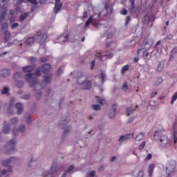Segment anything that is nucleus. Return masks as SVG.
I'll use <instances>...</instances> for the list:
<instances>
[{"instance_id":"obj_1","label":"nucleus","mask_w":177,"mask_h":177,"mask_svg":"<svg viewBox=\"0 0 177 177\" xmlns=\"http://www.w3.org/2000/svg\"><path fill=\"white\" fill-rule=\"evenodd\" d=\"M153 140L159 141V145L162 149H169L171 147V140H169L168 136L162 134L161 131L154 133Z\"/></svg>"},{"instance_id":"obj_2","label":"nucleus","mask_w":177,"mask_h":177,"mask_svg":"<svg viewBox=\"0 0 177 177\" xmlns=\"http://www.w3.org/2000/svg\"><path fill=\"white\" fill-rule=\"evenodd\" d=\"M25 80L28 82L30 88H34L35 91H41L45 86L41 83V85L38 83L36 78L32 77V73H30L25 75Z\"/></svg>"},{"instance_id":"obj_3","label":"nucleus","mask_w":177,"mask_h":177,"mask_svg":"<svg viewBox=\"0 0 177 177\" xmlns=\"http://www.w3.org/2000/svg\"><path fill=\"white\" fill-rule=\"evenodd\" d=\"M176 168V161L171 160L168 162V166L166 168V174L167 177H171L175 172Z\"/></svg>"},{"instance_id":"obj_4","label":"nucleus","mask_w":177,"mask_h":177,"mask_svg":"<svg viewBox=\"0 0 177 177\" xmlns=\"http://www.w3.org/2000/svg\"><path fill=\"white\" fill-rule=\"evenodd\" d=\"M102 16V12L100 14H93L92 16L90 17V19H88L85 24V26L88 27L89 24H93V26H98L99 25V17Z\"/></svg>"},{"instance_id":"obj_5","label":"nucleus","mask_w":177,"mask_h":177,"mask_svg":"<svg viewBox=\"0 0 177 177\" xmlns=\"http://www.w3.org/2000/svg\"><path fill=\"white\" fill-rule=\"evenodd\" d=\"M15 146H16V140L12 139L10 140L4 147L6 153H12V151H15Z\"/></svg>"},{"instance_id":"obj_6","label":"nucleus","mask_w":177,"mask_h":177,"mask_svg":"<svg viewBox=\"0 0 177 177\" xmlns=\"http://www.w3.org/2000/svg\"><path fill=\"white\" fill-rule=\"evenodd\" d=\"M153 43L154 41H153V39L150 37V36H148L147 39H144V45L142 46V48L147 50L153 46Z\"/></svg>"},{"instance_id":"obj_7","label":"nucleus","mask_w":177,"mask_h":177,"mask_svg":"<svg viewBox=\"0 0 177 177\" xmlns=\"http://www.w3.org/2000/svg\"><path fill=\"white\" fill-rule=\"evenodd\" d=\"M35 39H39V44L40 45H42L46 41V38H48V35L46 34H43L41 32H38L35 35Z\"/></svg>"},{"instance_id":"obj_8","label":"nucleus","mask_w":177,"mask_h":177,"mask_svg":"<svg viewBox=\"0 0 177 177\" xmlns=\"http://www.w3.org/2000/svg\"><path fill=\"white\" fill-rule=\"evenodd\" d=\"M133 138V133H128L124 136H120L118 139V142L121 145L123 142H127V140H129V139H132Z\"/></svg>"},{"instance_id":"obj_9","label":"nucleus","mask_w":177,"mask_h":177,"mask_svg":"<svg viewBox=\"0 0 177 177\" xmlns=\"http://www.w3.org/2000/svg\"><path fill=\"white\" fill-rule=\"evenodd\" d=\"M39 68H41V73H44V74H48V73L50 71V64H44L41 66H39Z\"/></svg>"},{"instance_id":"obj_10","label":"nucleus","mask_w":177,"mask_h":177,"mask_svg":"<svg viewBox=\"0 0 177 177\" xmlns=\"http://www.w3.org/2000/svg\"><path fill=\"white\" fill-rule=\"evenodd\" d=\"M16 158H10L7 160H3L2 161V165L4 167H8L10 164H15L16 162Z\"/></svg>"},{"instance_id":"obj_11","label":"nucleus","mask_w":177,"mask_h":177,"mask_svg":"<svg viewBox=\"0 0 177 177\" xmlns=\"http://www.w3.org/2000/svg\"><path fill=\"white\" fill-rule=\"evenodd\" d=\"M26 131V125L24 124H21L18 129V130L17 131L16 129H14L12 130V133L15 136H16V135H17L18 132H21V133H24Z\"/></svg>"},{"instance_id":"obj_12","label":"nucleus","mask_w":177,"mask_h":177,"mask_svg":"<svg viewBox=\"0 0 177 177\" xmlns=\"http://www.w3.org/2000/svg\"><path fill=\"white\" fill-rule=\"evenodd\" d=\"M62 6H63V3H60V0H55L54 12L56 15H57V13H59V10H60V9H62Z\"/></svg>"},{"instance_id":"obj_13","label":"nucleus","mask_w":177,"mask_h":177,"mask_svg":"<svg viewBox=\"0 0 177 177\" xmlns=\"http://www.w3.org/2000/svg\"><path fill=\"white\" fill-rule=\"evenodd\" d=\"M10 75V71L9 69L3 68L0 71V76L2 78H8Z\"/></svg>"},{"instance_id":"obj_14","label":"nucleus","mask_w":177,"mask_h":177,"mask_svg":"<svg viewBox=\"0 0 177 177\" xmlns=\"http://www.w3.org/2000/svg\"><path fill=\"white\" fill-rule=\"evenodd\" d=\"M117 112V106L115 104H112V109L109 111L108 113L109 118H113L114 115H115V113Z\"/></svg>"},{"instance_id":"obj_15","label":"nucleus","mask_w":177,"mask_h":177,"mask_svg":"<svg viewBox=\"0 0 177 177\" xmlns=\"http://www.w3.org/2000/svg\"><path fill=\"white\" fill-rule=\"evenodd\" d=\"M82 89L86 90L92 88V83L88 80H86L83 84H80Z\"/></svg>"},{"instance_id":"obj_16","label":"nucleus","mask_w":177,"mask_h":177,"mask_svg":"<svg viewBox=\"0 0 177 177\" xmlns=\"http://www.w3.org/2000/svg\"><path fill=\"white\" fill-rule=\"evenodd\" d=\"M99 55H96L95 57H97L98 59H100V60L102 62V59H103V56H104L105 57H106L107 59H111V57H113V54L111 53H109L107 51H105V54L104 55H100V53H98Z\"/></svg>"},{"instance_id":"obj_17","label":"nucleus","mask_w":177,"mask_h":177,"mask_svg":"<svg viewBox=\"0 0 177 177\" xmlns=\"http://www.w3.org/2000/svg\"><path fill=\"white\" fill-rule=\"evenodd\" d=\"M35 68V65H28L22 68V71H24V73H31V71H32V70Z\"/></svg>"},{"instance_id":"obj_18","label":"nucleus","mask_w":177,"mask_h":177,"mask_svg":"<svg viewBox=\"0 0 177 177\" xmlns=\"http://www.w3.org/2000/svg\"><path fill=\"white\" fill-rule=\"evenodd\" d=\"M51 81H52V75H45L44 77L42 84L45 86V85H48V84H50Z\"/></svg>"},{"instance_id":"obj_19","label":"nucleus","mask_w":177,"mask_h":177,"mask_svg":"<svg viewBox=\"0 0 177 177\" xmlns=\"http://www.w3.org/2000/svg\"><path fill=\"white\" fill-rule=\"evenodd\" d=\"M27 1L32 3V12H34V10L38 8V1L37 0H27Z\"/></svg>"},{"instance_id":"obj_20","label":"nucleus","mask_w":177,"mask_h":177,"mask_svg":"<svg viewBox=\"0 0 177 177\" xmlns=\"http://www.w3.org/2000/svg\"><path fill=\"white\" fill-rule=\"evenodd\" d=\"M153 52L149 53L146 50L143 53V57L145 60H150L153 57Z\"/></svg>"},{"instance_id":"obj_21","label":"nucleus","mask_w":177,"mask_h":177,"mask_svg":"<svg viewBox=\"0 0 177 177\" xmlns=\"http://www.w3.org/2000/svg\"><path fill=\"white\" fill-rule=\"evenodd\" d=\"M15 107L17 110V115H20L23 113V104L21 103H17Z\"/></svg>"},{"instance_id":"obj_22","label":"nucleus","mask_w":177,"mask_h":177,"mask_svg":"<svg viewBox=\"0 0 177 177\" xmlns=\"http://www.w3.org/2000/svg\"><path fill=\"white\" fill-rule=\"evenodd\" d=\"M3 133H9L10 132V127H9V124L6 122L3 123Z\"/></svg>"},{"instance_id":"obj_23","label":"nucleus","mask_w":177,"mask_h":177,"mask_svg":"<svg viewBox=\"0 0 177 177\" xmlns=\"http://www.w3.org/2000/svg\"><path fill=\"white\" fill-rule=\"evenodd\" d=\"M3 32L4 35V41H9L12 37V34L10 33V31L9 30H5Z\"/></svg>"},{"instance_id":"obj_24","label":"nucleus","mask_w":177,"mask_h":177,"mask_svg":"<svg viewBox=\"0 0 177 177\" xmlns=\"http://www.w3.org/2000/svg\"><path fill=\"white\" fill-rule=\"evenodd\" d=\"M15 109V99H11L10 105L8 106V113L13 114V111L10 112V110H13Z\"/></svg>"},{"instance_id":"obj_25","label":"nucleus","mask_w":177,"mask_h":177,"mask_svg":"<svg viewBox=\"0 0 177 177\" xmlns=\"http://www.w3.org/2000/svg\"><path fill=\"white\" fill-rule=\"evenodd\" d=\"M96 98L97 103L101 106H104V104H106V98L99 96H96Z\"/></svg>"},{"instance_id":"obj_26","label":"nucleus","mask_w":177,"mask_h":177,"mask_svg":"<svg viewBox=\"0 0 177 177\" xmlns=\"http://www.w3.org/2000/svg\"><path fill=\"white\" fill-rule=\"evenodd\" d=\"M86 81V77L84 75H81L77 77L78 85H82V84H84Z\"/></svg>"},{"instance_id":"obj_27","label":"nucleus","mask_w":177,"mask_h":177,"mask_svg":"<svg viewBox=\"0 0 177 177\" xmlns=\"http://www.w3.org/2000/svg\"><path fill=\"white\" fill-rule=\"evenodd\" d=\"M56 172V164H53L48 171L47 172V175H53Z\"/></svg>"},{"instance_id":"obj_28","label":"nucleus","mask_w":177,"mask_h":177,"mask_svg":"<svg viewBox=\"0 0 177 177\" xmlns=\"http://www.w3.org/2000/svg\"><path fill=\"white\" fill-rule=\"evenodd\" d=\"M164 66H165V63L164 62H160L157 68L158 73H161L162 70H164Z\"/></svg>"},{"instance_id":"obj_29","label":"nucleus","mask_w":177,"mask_h":177,"mask_svg":"<svg viewBox=\"0 0 177 177\" xmlns=\"http://www.w3.org/2000/svg\"><path fill=\"white\" fill-rule=\"evenodd\" d=\"M154 168H156V165H154V164H151L149 166L148 172L149 176H153V171H154Z\"/></svg>"},{"instance_id":"obj_30","label":"nucleus","mask_w":177,"mask_h":177,"mask_svg":"<svg viewBox=\"0 0 177 177\" xmlns=\"http://www.w3.org/2000/svg\"><path fill=\"white\" fill-rule=\"evenodd\" d=\"M131 114H133V108L131 106H128L126 108V115L129 117Z\"/></svg>"},{"instance_id":"obj_31","label":"nucleus","mask_w":177,"mask_h":177,"mask_svg":"<svg viewBox=\"0 0 177 177\" xmlns=\"http://www.w3.org/2000/svg\"><path fill=\"white\" fill-rule=\"evenodd\" d=\"M34 41H35V37H28L25 41V44H26V45H32V44H34Z\"/></svg>"},{"instance_id":"obj_32","label":"nucleus","mask_w":177,"mask_h":177,"mask_svg":"<svg viewBox=\"0 0 177 177\" xmlns=\"http://www.w3.org/2000/svg\"><path fill=\"white\" fill-rule=\"evenodd\" d=\"M8 27H9V25L8 24V23L6 22L3 23L1 28V32H3L4 31H8Z\"/></svg>"},{"instance_id":"obj_33","label":"nucleus","mask_w":177,"mask_h":177,"mask_svg":"<svg viewBox=\"0 0 177 177\" xmlns=\"http://www.w3.org/2000/svg\"><path fill=\"white\" fill-rule=\"evenodd\" d=\"M145 139V133L141 132L136 137V140L140 142V140H143Z\"/></svg>"},{"instance_id":"obj_34","label":"nucleus","mask_w":177,"mask_h":177,"mask_svg":"<svg viewBox=\"0 0 177 177\" xmlns=\"http://www.w3.org/2000/svg\"><path fill=\"white\" fill-rule=\"evenodd\" d=\"M28 17V12H24L19 16V21H24Z\"/></svg>"},{"instance_id":"obj_35","label":"nucleus","mask_w":177,"mask_h":177,"mask_svg":"<svg viewBox=\"0 0 177 177\" xmlns=\"http://www.w3.org/2000/svg\"><path fill=\"white\" fill-rule=\"evenodd\" d=\"M20 78H21V73L15 72L14 74V80H15V81H18Z\"/></svg>"},{"instance_id":"obj_36","label":"nucleus","mask_w":177,"mask_h":177,"mask_svg":"<svg viewBox=\"0 0 177 177\" xmlns=\"http://www.w3.org/2000/svg\"><path fill=\"white\" fill-rule=\"evenodd\" d=\"M177 53V47H174L172 50H171V54L170 55V59L169 60H171V59H174V56H175V55Z\"/></svg>"},{"instance_id":"obj_37","label":"nucleus","mask_w":177,"mask_h":177,"mask_svg":"<svg viewBox=\"0 0 177 177\" xmlns=\"http://www.w3.org/2000/svg\"><path fill=\"white\" fill-rule=\"evenodd\" d=\"M28 61L29 62V63L30 64H34L37 62V57H29L28 58Z\"/></svg>"},{"instance_id":"obj_38","label":"nucleus","mask_w":177,"mask_h":177,"mask_svg":"<svg viewBox=\"0 0 177 177\" xmlns=\"http://www.w3.org/2000/svg\"><path fill=\"white\" fill-rule=\"evenodd\" d=\"M19 122V120L16 118H13L10 120V125H16Z\"/></svg>"},{"instance_id":"obj_39","label":"nucleus","mask_w":177,"mask_h":177,"mask_svg":"<svg viewBox=\"0 0 177 177\" xmlns=\"http://www.w3.org/2000/svg\"><path fill=\"white\" fill-rule=\"evenodd\" d=\"M16 81V86H17V88H21L22 86H24V82H23V81H20V80H15Z\"/></svg>"},{"instance_id":"obj_40","label":"nucleus","mask_w":177,"mask_h":177,"mask_svg":"<svg viewBox=\"0 0 177 177\" xmlns=\"http://www.w3.org/2000/svg\"><path fill=\"white\" fill-rule=\"evenodd\" d=\"M41 68H39V66L36 69L34 75H35V77H41Z\"/></svg>"},{"instance_id":"obj_41","label":"nucleus","mask_w":177,"mask_h":177,"mask_svg":"<svg viewBox=\"0 0 177 177\" xmlns=\"http://www.w3.org/2000/svg\"><path fill=\"white\" fill-rule=\"evenodd\" d=\"M92 109L95 111H99V110L102 109V107H100V105L99 104H94V105H92Z\"/></svg>"},{"instance_id":"obj_42","label":"nucleus","mask_w":177,"mask_h":177,"mask_svg":"<svg viewBox=\"0 0 177 177\" xmlns=\"http://www.w3.org/2000/svg\"><path fill=\"white\" fill-rule=\"evenodd\" d=\"M129 70V65H125L122 68L121 73L124 74L125 71H128Z\"/></svg>"},{"instance_id":"obj_43","label":"nucleus","mask_w":177,"mask_h":177,"mask_svg":"<svg viewBox=\"0 0 177 177\" xmlns=\"http://www.w3.org/2000/svg\"><path fill=\"white\" fill-rule=\"evenodd\" d=\"M6 16V12H5V11H1V12H0V21H1V20H4Z\"/></svg>"},{"instance_id":"obj_44","label":"nucleus","mask_w":177,"mask_h":177,"mask_svg":"<svg viewBox=\"0 0 177 177\" xmlns=\"http://www.w3.org/2000/svg\"><path fill=\"white\" fill-rule=\"evenodd\" d=\"M12 167L8 168V169H4L1 171V175H6L8 172H12Z\"/></svg>"},{"instance_id":"obj_45","label":"nucleus","mask_w":177,"mask_h":177,"mask_svg":"<svg viewBox=\"0 0 177 177\" xmlns=\"http://www.w3.org/2000/svg\"><path fill=\"white\" fill-rule=\"evenodd\" d=\"M177 99V92H176L171 97V104H174L175 100Z\"/></svg>"},{"instance_id":"obj_46","label":"nucleus","mask_w":177,"mask_h":177,"mask_svg":"<svg viewBox=\"0 0 177 177\" xmlns=\"http://www.w3.org/2000/svg\"><path fill=\"white\" fill-rule=\"evenodd\" d=\"M95 175H96V171H90V172L87 174L86 177H95Z\"/></svg>"},{"instance_id":"obj_47","label":"nucleus","mask_w":177,"mask_h":177,"mask_svg":"<svg viewBox=\"0 0 177 177\" xmlns=\"http://www.w3.org/2000/svg\"><path fill=\"white\" fill-rule=\"evenodd\" d=\"M100 77L102 78V82L103 84V82H104V81H106V73H104V72H102Z\"/></svg>"},{"instance_id":"obj_48","label":"nucleus","mask_w":177,"mask_h":177,"mask_svg":"<svg viewBox=\"0 0 177 177\" xmlns=\"http://www.w3.org/2000/svg\"><path fill=\"white\" fill-rule=\"evenodd\" d=\"M9 92V88H7V87H4L3 88V91H1V93L3 94V95H7V93Z\"/></svg>"},{"instance_id":"obj_49","label":"nucleus","mask_w":177,"mask_h":177,"mask_svg":"<svg viewBox=\"0 0 177 177\" xmlns=\"http://www.w3.org/2000/svg\"><path fill=\"white\" fill-rule=\"evenodd\" d=\"M122 91H128V84L127 82H124L122 86Z\"/></svg>"},{"instance_id":"obj_50","label":"nucleus","mask_w":177,"mask_h":177,"mask_svg":"<svg viewBox=\"0 0 177 177\" xmlns=\"http://www.w3.org/2000/svg\"><path fill=\"white\" fill-rule=\"evenodd\" d=\"M145 146H146V142H142L139 146V150H143L145 149Z\"/></svg>"},{"instance_id":"obj_51","label":"nucleus","mask_w":177,"mask_h":177,"mask_svg":"<svg viewBox=\"0 0 177 177\" xmlns=\"http://www.w3.org/2000/svg\"><path fill=\"white\" fill-rule=\"evenodd\" d=\"M131 2V9L133 10L135 9V0H130Z\"/></svg>"},{"instance_id":"obj_52","label":"nucleus","mask_w":177,"mask_h":177,"mask_svg":"<svg viewBox=\"0 0 177 177\" xmlns=\"http://www.w3.org/2000/svg\"><path fill=\"white\" fill-rule=\"evenodd\" d=\"M8 2H9V0H1L0 5L1 6H5Z\"/></svg>"},{"instance_id":"obj_53","label":"nucleus","mask_w":177,"mask_h":177,"mask_svg":"<svg viewBox=\"0 0 177 177\" xmlns=\"http://www.w3.org/2000/svg\"><path fill=\"white\" fill-rule=\"evenodd\" d=\"M66 171H68V174H70V172H71V171H74V165L69 166V167L68 168V169Z\"/></svg>"},{"instance_id":"obj_54","label":"nucleus","mask_w":177,"mask_h":177,"mask_svg":"<svg viewBox=\"0 0 177 177\" xmlns=\"http://www.w3.org/2000/svg\"><path fill=\"white\" fill-rule=\"evenodd\" d=\"M131 20V17L129 15L126 17L125 19V26H128V23H129V21Z\"/></svg>"},{"instance_id":"obj_55","label":"nucleus","mask_w":177,"mask_h":177,"mask_svg":"<svg viewBox=\"0 0 177 177\" xmlns=\"http://www.w3.org/2000/svg\"><path fill=\"white\" fill-rule=\"evenodd\" d=\"M151 158H153V155L151 153H149L145 158V161H149V160H150Z\"/></svg>"},{"instance_id":"obj_56","label":"nucleus","mask_w":177,"mask_h":177,"mask_svg":"<svg viewBox=\"0 0 177 177\" xmlns=\"http://www.w3.org/2000/svg\"><path fill=\"white\" fill-rule=\"evenodd\" d=\"M19 27V24L15 23L11 26V30H15V28H17Z\"/></svg>"},{"instance_id":"obj_57","label":"nucleus","mask_w":177,"mask_h":177,"mask_svg":"<svg viewBox=\"0 0 177 177\" xmlns=\"http://www.w3.org/2000/svg\"><path fill=\"white\" fill-rule=\"evenodd\" d=\"M128 14V10L127 9H123L120 10V15H126Z\"/></svg>"},{"instance_id":"obj_58","label":"nucleus","mask_w":177,"mask_h":177,"mask_svg":"<svg viewBox=\"0 0 177 177\" xmlns=\"http://www.w3.org/2000/svg\"><path fill=\"white\" fill-rule=\"evenodd\" d=\"M174 143L177 142V131L174 132Z\"/></svg>"},{"instance_id":"obj_59","label":"nucleus","mask_w":177,"mask_h":177,"mask_svg":"<svg viewBox=\"0 0 177 177\" xmlns=\"http://www.w3.org/2000/svg\"><path fill=\"white\" fill-rule=\"evenodd\" d=\"M24 100H28L30 99V94H26L22 97Z\"/></svg>"},{"instance_id":"obj_60","label":"nucleus","mask_w":177,"mask_h":177,"mask_svg":"<svg viewBox=\"0 0 177 177\" xmlns=\"http://www.w3.org/2000/svg\"><path fill=\"white\" fill-rule=\"evenodd\" d=\"M135 120V118H130L127 121V124H131V122H133V120Z\"/></svg>"},{"instance_id":"obj_61","label":"nucleus","mask_w":177,"mask_h":177,"mask_svg":"<svg viewBox=\"0 0 177 177\" xmlns=\"http://www.w3.org/2000/svg\"><path fill=\"white\" fill-rule=\"evenodd\" d=\"M35 96H36L37 99H41V92L36 93Z\"/></svg>"},{"instance_id":"obj_62","label":"nucleus","mask_w":177,"mask_h":177,"mask_svg":"<svg viewBox=\"0 0 177 177\" xmlns=\"http://www.w3.org/2000/svg\"><path fill=\"white\" fill-rule=\"evenodd\" d=\"M31 122V118L30 116H28L26 118V124L28 125Z\"/></svg>"},{"instance_id":"obj_63","label":"nucleus","mask_w":177,"mask_h":177,"mask_svg":"<svg viewBox=\"0 0 177 177\" xmlns=\"http://www.w3.org/2000/svg\"><path fill=\"white\" fill-rule=\"evenodd\" d=\"M172 38H174V35L171 34L167 35L166 37V39H172Z\"/></svg>"},{"instance_id":"obj_64","label":"nucleus","mask_w":177,"mask_h":177,"mask_svg":"<svg viewBox=\"0 0 177 177\" xmlns=\"http://www.w3.org/2000/svg\"><path fill=\"white\" fill-rule=\"evenodd\" d=\"M144 176H145V174H143V171H140L138 173L137 177H143Z\"/></svg>"}]
</instances>
